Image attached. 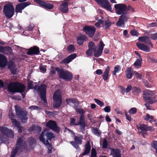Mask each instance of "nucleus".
I'll return each instance as SVG.
<instances>
[{"label": "nucleus", "mask_w": 157, "mask_h": 157, "mask_svg": "<svg viewBox=\"0 0 157 157\" xmlns=\"http://www.w3.org/2000/svg\"><path fill=\"white\" fill-rule=\"evenodd\" d=\"M97 2L102 8L111 12H112L111 5L108 0H98Z\"/></svg>", "instance_id": "13"}, {"label": "nucleus", "mask_w": 157, "mask_h": 157, "mask_svg": "<svg viewBox=\"0 0 157 157\" xmlns=\"http://www.w3.org/2000/svg\"><path fill=\"white\" fill-rule=\"evenodd\" d=\"M151 146L155 149L156 153H157V141L155 140L153 141Z\"/></svg>", "instance_id": "55"}, {"label": "nucleus", "mask_w": 157, "mask_h": 157, "mask_svg": "<svg viewBox=\"0 0 157 157\" xmlns=\"http://www.w3.org/2000/svg\"><path fill=\"white\" fill-rule=\"evenodd\" d=\"M30 3L28 2L20 3L17 4L16 6L15 12L18 13H21L22 10H23L26 7L29 5Z\"/></svg>", "instance_id": "17"}, {"label": "nucleus", "mask_w": 157, "mask_h": 157, "mask_svg": "<svg viewBox=\"0 0 157 157\" xmlns=\"http://www.w3.org/2000/svg\"><path fill=\"white\" fill-rule=\"evenodd\" d=\"M88 48L94 51H95L97 49V47L96 46L94 43L91 41L89 42L88 44Z\"/></svg>", "instance_id": "36"}, {"label": "nucleus", "mask_w": 157, "mask_h": 157, "mask_svg": "<svg viewBox=\"0 0 157 157\" xmlns=\"http://www.w3.org/2000/svg\"><path fill=\"white\" fill-rule=\"evenodd\" d=\"M34 1L40 6L45 9L51 10L54 7L53 5L49 3L48 1H45L43 0H34Z\"/></svg>", "instance_id": "12"}, {"label": "nucleus", "mask_w": 157, "mask_h": 157, "mask_svg": "<svg viewBox=\"0 0 157 157\" xmlns=\"http://www.w3.org/2000/svg\"><path fill=\"white\" fill-rule=\"evenodd\" d=\"M14 117L15 116L12 113H11L10 114L9 117L12 120V123L13 124H14V120H16V119H14Z\"/></svg>", "instance_id": "60"}, {"label": "nucleus", "mask_w": 157, "mask_h": 157, "mask_svg": "<svg viewBox=\"0 0 157 157\" xmlns=\"http://www.w3.org/2000/svg\"><path fill=\"white\" fill-rule=\"evenodd\" d=\"M77 55L76 53H73L70 55L67 58L63 59L60 62L61 64H66L69 63L73 59L76 57Z\"/></svg>", "instance_id": "24"}, {"label": "nucleus", "mask_w": 157, "mask_h": 157, "mask_svg": "<svg viewBox=\"0 0 157 157\" xmlns=\"http://www.w3.org/2000/svg\"><path fill=\"white\" fill-rule=\"evenodd\" d=\"M150 37L154 40H157V33L151 34L150 35Z\"/></svg>", "instance_id": "58"}, {"label": "nucleus", "mask_w": 157, "mask_h": 157, "mask_svg": "<svg viewBox=\"0 0 157 157\" xmlns=\"http://www.w3.org/2000/svg\"><path fill=\"white\" fill-rule=\"evenodd\" d=\"M109 71V67L107 66L105 70L102 75V77L104 81H106L108 79Z\"/></svg>", "instance_id": "31"}, {"label": "nucleus", "mask_w": 157, "mask_h": 157, "mask_svg": "<svg viewBox=\"0 0 157 157\" xmlns=\"http://www.w3.org/2000/svg\"><path fill=\"white\" fill-rule=\"evenodd\" d=\"M143 96L144 100L150 104L155 103L157 101L154 92L149 90L143 91Z\"/></svg>", "instance_id": "4"}, {"label": "nucleus", "mask_w": 157, "mask_h": 157, "mask_svg": "<svg viewBox=\"0 0 157 157\" xmlns=\"http://www.w3.org/2000/svg\"><path fill=\"white\" fill-rule=\"evenodd\" d=\"M24 139V137L23 136H21L18 137L15 147L13 149L19 152V153L22 152V144Z\"/></svg>", "instance_id": "14"}, {"label": "nucleus", "mask_w": 157, "mask_h": 157, "mask_svg": "<svg viewBox=\"0 0 157 157\" xmlns=\"http://www.w3.org/2000/svg\"><path fill=\"white\" fill-rule=\"evenodd\" d=\"M137 128L138 129H140L141 130V131H146L147 125L144 124H141L140 127L139 128L138 127Z\"/></svg>", "instance_id": "49"}, {"label": "nucleus", "mask_w": 157, "mask_h": 157, "mask_svg": "<svg viewBox=\"0 0 157 157\" xmlns=\"http://www.w3.org/2000/svg\"><path fill=\"white\" fill-rule=\"evenodd\" d=\"M114 7L116 13L118 15L123 14L127 9L126 5L123 3L115 4Z\"/></svg>", "instance_id": "11"}, {"label": "nucleus", "mask_w": 157, "mask_h": 157, "mask_svg": "<svg viewBox=\"0 0 157 157\" xmlns=\"http://www.w3.org/2000/svg\"><path fill=\"white\" fill-rule=\"evenodd\" d=\"M94 100L96 103L101 107L103 106L104 105V103L99 100L94 98Z\"/></svg>", "instance_id": "50"}, {"label": "nucleus", "mask_w": 157, "mask_h": 157, "mask_svg": "<svg viewBox=\"0 0 157 157\" xmlns=\"http://www.w3.org/2000/svg\"><path fill=\"white\" fill-rule=\"evenodd\" d=\"M0 52L6 55H11L13 54V49L8 46L3 47L0 46Z\"/></svg>", "instance_id": "19"}, {"label": "nucleus", "mask_w": 157, "mask_h": 157, "mask_svg": "<svg viewBox=\"0 0 157 157\" xmlns=\"http://www.w3.org/2000/svg\"><path fill=\"white\" fill-rule=\"evenodd\" d=\"M132 36H138L139 33L135 29H132L130 32Z\"/></svg>", "instance_id": "54"}, {"label": "nucleus", "mask_w": 157, "mask_h": 157, "mask_svg": "<svg viewBox=\"0 0 157 157\" xmlns=\"http://www.w3.org/2000/svg\"><path fill=\"white\" fill-rule=\"evenodd\" d=\"M0 143H9L8 138H13L14 136L13 131L7 127L0 126Z\"/></svg>", "instance_id": "1"}, {"label": "nucleus", "mask_w": 157, "mask_h": 157, "mask_svg": "<svg viewBox=\"0 0 157 157\" xmlns=\"http://www.w3.org/2000/svg\"><path fill=\"white\" fill-rule=\"evenodd\" d=\"M15 66L14 65V63L12 61H11L9 62L8 65V69Z\"/></svg>", "instance_id": "63"}, {"label": "nucleus", "mask_w": 157, "mask_h": 157, "mask_svg": "<svg viewBox=\"0 0 157 157\" xmlns=\"http://www.w3.org/2000/svg\"><path fill=\"white\" fill-rule=\"evenodd\" d=\"M61 68L57 67H56L53 66H51L50 69V72H49V76L51 77L54 76L56 74V71H57L58 76L60 73Z\"/></svg>", "instance_id": "26"}, {"label": "nucleus", "mask_w": 157, "mask_h": 157, "mask_svg": "<svg viewBox=\"0 0 157 157\" xmlns=\"http://www.w3.org/2000/svg\"><path fill=\"white\" fill-rule=\"evenodd\" d=\"M10 71L11 74L13 75H16L17 69L16 68L15 66L11 67L9 69Z\"/></svg>", "instance_id": "48"}, {"label": "nucleus", "mask_w": 157, "mask_h": 157, "mask_svg": "<svg viewBox=\"0 0 157 157\" xmlns=\"http://www.w3.org/2000/svg\"><path fill=\"white\" fill-rule=\"evenodd\" d=\"M93 132L94 134L98 136H99L101 135V131L99 130L97 128H93Z\"/></svg>", "instance_id": "45"}, {"label": "nucleus", "mask_w": 157, "mask_h": 157, "mask_svg": "<svg viewBox=\"0 0 157 157\" xmlns=\"http://www.w3.org/2000/svg\"><path fill=\"white\" fill-rule=\"evenodd\" d=\"M122 16L121 17L120 16L119 19L118 21L116 23V25L118 27L122 26V25H124V22L121 18Z\"/></svg>", "instance_id": "42"}, {"label": "nucleus", "mask_w": 157, "mask_h": 157, "mask_svg": "<svg viewBox=\"0 0 157 157\" xmlns=\"http://www.w3.org/2000/svg\"><path fill=\"white\" fill-rule=\"evenodd\" d=\"M28 87L29 89H33V82L31 80H29L28 83Z\"/></svg>", "instance_id": "56"}, {"label": "nucleus", "mask_w": 157, "mask_h": 157, "mask_svg": "<svg viewBox=\"0 0 157 157\" xmlns=\"http://www.w3.org/2000/svg\"><path fill=\"white\" fill-rule=\"evenodd\" d=\"M83 30L89 37L92 38L96 32V29L93 26L86 25L83 27Z\"/></svg>", "instance_id": "9"}, {"label": "nucleus", "mask_w": 157, "mask_h": 157, "mask_svg": "<svg viewBox=\"0 0 157 157\" xmlns=\"http://www.w3.org/2000/svg\"><path fill=\"white\" fill-rule=\"evenodd\" d=\"M138 40L149 45L151 47L153 48V45L151 42L150 37L147 36H142L139 37Z\"/></svg>", "instance_id": "22"}, {"label": "nucleus", "mask_w": 157, "mask_h": 157, "mask_svg": "<svg viewBox=\"0 0 157 157\" xmlns=\"http://www.w3.org/2000/svg\"><path fill=\"white\" fill-rule=\"evenodd\" d=\"M125 115L126 116V119L129 121H132V119L131 117V116L130 115L128 114L127 113H125Z\"/></svg>", "instance_id": "59"}, {"label": "nucleus", "mask_w": 157, "mask_h": 157, "mask_svg": "<svg viewBox=\"0 0 157 157\" xmlns=\"http://www.w3.org/2000/svg\"><path fill=\"white\" fill-rule=\"evenodd\" d=\"M43 134H41V136H40L39 139L40 141L43 142V143L45 145H46L47 146V148L48 149V153H51L52 152V145L49 143L48 141H45L43 137Z\"/></svg>", "instance_id": "23"}, {"label": "nucleus", "mask_w": 157, "mask_h": 157, "mask_svg": "<svg viewBox=\"0 0 157 157\" xmlns=\"http://www.w3.org/2000/svg\"><path fill=\"white\" fill-rule=\"evenodd\" d=\"M122 16L121 18H122L124 22H127L129 18V15L124 13L123 14H121L120 17H121Z\"/></svg>", "instance_id": "43"}, {"label": "nucleus", "mask_w": 157, "mask_h": 157, "mask_svg": "<svg viewBox=\"0 0 157 157\" xmlns=\"http://www.w3.org/2000/svg\"><path fill=\"white\" fill-rule=\"evenodd\" d=\"M111 22L109 20H107L105 21L104 26L106 30L107 31L108 29H109V27L111 26Z\"/></svg>", "instance_id": "40"}, {"label": "nucleus", "mask_w": 157, "mask_h": 157, "mask_svg": "<svg viewBox=\"0 0 157 157\" xmlns=\"http://www.w3.org/2000/svg\"><path fill=\"white\" fill-rule=\"evenodd\" d=\"M40 52L39 48L37 46H34L28 49L27 54L29 56H33L38 55Z\"/></svg>", "instance_id": "18"}, {"label": "nucleus", "mask_w": 157, "mask_h": 157, "mask_svg": "<svg viewBox=\"0 0 157 157\" xmlns=\"http://www.w3.org/2000/svg\"><path fill=\"white\" fill-rule=\"evenodd\" d=\"M58 76L60 78L66 81H71L73 77L72 74L71 72L62 68H61Z\"/></svg>", "instance_id": "7"}, {"label": "nucleus", "mask_w": 157, "mask_h": 157, "mask_svg": "<svg viewBox=\"0 0 157 157\" xmlns=\"http://www.w3.org/2000/svg\"><path fill=\"white\" fill-rule=\"evenodd\" d=\"M14 124H13L14 125L15 127H17L18 131V132L21 133L22 132V130L24 128L23 127L21 126L19 122L17 120H14Z\"/></svg>", "instance_id": "32"}, {"label": "nucleus", "mask_w": 157, "mask_h": 157, "mask_svg": "<svg viewBox=\"0 0 157 157\" xmlns=\"http://www.w3.org/2000/svg\"><path fill=\"white\" fill-rule=\"evenodd\" d=\"M43 133V138L45 140V138H46V141H47V140L48 141L49 140H50L55 137V135L53 133L48 132L45 130H44L42 131L40 136H41Z\"/></svg>", "instance_id": "21"}, {"label": "nucleus", "mask_w": 157, "mask_h": 157, "mask_svg": "<svg viewBox=\"0 0 157 157\" xmlns=\"http://www.w3.org/2000/svg\"><path fill=\"white\" fill-rule=\"evenodd\" d=\"M133 71L132 70V68L129 67L128 68L126 71V74L127 78L129 79L131 78L132 76Z\"/></svg>", "instance_id": "33"}, {"label": "nucleus", "mask_w": 157, "mask_h": 157, "mask_svg": "<svg viewBox=\"0 0 157 157\" xmlns=\"http://www.w3.org/2000/svg\"><path fill=\"white\" fill-rule=\"evenodd\" d=\"M29 109L31 110H38L40 109V108L36 106L32 105L29 107Z\"/></svg>", "instance_id": "64"}, {"label": "nucleus", "mask_w": 157, "mask_h": 157, "mask_svg": "<svg viewBox=\"0 0 157 157\" xmlns=\"http://www.w3.org/2000/svg\"><path fill=\"white\" fill-rule=\"evenodd\" d=\"M82 136H74V141L70 142V143L76 149L79 148V145L82 144Z\"/></svg>", "instance_id": "16"}, {"label": "nucleus", "mask_w": 157, "mask_h": 157, "mask_svg": "<svg viewBox=\"0 0 157 157\" xmlns=\"http://www.w3.org/2000/svg\"><path fill=\"white\" fill-rule=\"evenodd\" d=\"M100 44L99 46V47L98 49V50L101 51L102 52L104 46L105 45V44H104L102 40H101L100 41Z\"/></svg>", "instance_id": "52"}, {"label": "nucleus", "mask_w": 157, "mask_h": 157, "mask_svg": "<svg viewBox=\"0 0 157 157\" xmlns=\"http://www.w3.org/2000/svg\"><path fill=\"white\" fill-rule=\"evenodd\" d=\"M85 147V150L80 155L79 157H82L83 156L86 155L89 153L91 149V146L89 141H88L86 144Z\"/></svg>", "instance_id": "29"}, {"label": "nucleus", "mask_w": 157, "mask_h": 157, "mask_svg": "<svg viewBox=\"0 0 157 157\" xmlns=\"http://www.w3.org/2000/svg\"><path fill=\"white\" fill-rule=\"evenodd\" d=\"M46 126L56 132L58 133L60 132V128L57 126L55 121L52 120L49 121L47 123Z\"/></svg>", "instance_id": "15"}, {"label": "nucleus", "mask_w": 157, "mask_h": 157, "mask_svg": "<svg viewBox=\"0 0 157 157\" xmlns=\"http://www.w3.org/2000/svg\"><path fill=\"white\" fill-rule=\"evenodd\" d=\"M111 154L113 157H121V150L117 148H111Z\"/></svg>", "instance_id": "28"}, {"label": "nucleus", "mask_w": 157, "mask_h": 157, "mask_svg": "<svg viewBox=\"0 0 157 157\" xmlns=\"http://www.w3.org/2000/svg\"><path fill=\"white\" fill-rule=\"evenodd\" d=\"M108 145V142L106 139H104L102 144V147L103 149H106Z\"/></svg>", "instance_id": "47"}, {"label": "nucleus", "mask_w": 157, "mask_h": 157, "mask_svg": "<svg viewBox=\"0 0 157 157\" xmlns=\"http://www.w3.org/2000/svg\"><path fill=\"white\" fill-rule=\"evenodd\" d=\"M18 153H19V152L12 149L11 151V154L10 157H15V155Z\"/></svg>", "instance_id": "53"}, {"label": "nucleus", "mask_w": 157, "mask_h": 157, "mask_svg": "<svg viewBox=\"0 0 157 157\" xmlns=\"http://www.w3.org/2000/svg\"><path fill=\"white\" fill-rule=\"evenodd\" d=\"M137 109L135 107L132 108L128 111V113L131 114H134L137 112Z\"/></svg>", "instance_id": "51"}, {"label": "nucleus", "mask_w": 157, "mask_h": 157, "mask_svg": "<svg viewBox=\"0 0 157 157\" xmlns=\"http://www.w3.org/2000/svg\"><path fill=\"white\" fill-rule=\"evenodd\" d=\"M136 45L138 48L144 52H148L150 51V47L144 44L137 43Z\"/></svg>", "instance_id": "25"}, {"label": "nucleus", "mask_w": 157, "mask_h": 157, "mask_svg": "<svg viewBox=\"0 0 157 157\" xmlns=\"http://www.w3.org/2000/svg\"><path fill=\"white\" fill-rule=\"evenodd\" d=\"M132 92L133 94L136 95H138L141 92V90L140 88L136 86H133L132 87Z\"/></svg>", "instance_id": "35"}, {"label": "nucleus", "mask_w": 157, "mask_h": 157, "mask_svg": "<svg viewBox=\"0 0 157 157\" xmlns=\"http://www.w3.org/2000/svg\"><path fill=\"white\" fill-rule=\"evenodd\" d=\"M7 60L6 57L0 54V67L3 68L7 65Z\"/></svg>", "instance_id": "27"}, {"label": "nucleus", "mask_w": 157, "mask_h": 157, "mask_svg": "<svg viewBox=\"0 0 157 157\" xmlns=\"http://www.w3.org/2000/svg\"><path fill=\"white\" fill-rule=\"evenodd\" d=\"M75 50V48L74 45L73 44L70 45L68 46L67 48V52L70 53L74 52Z\"/></svg>", "instance_id": "41"}, {"label": "nucleus", "mask_w": 157, "mask_h": 157, "mask_svg": "<svg viewBox=\"0 0 157 157\" xmlns=\"http://www.w3.org/2000/svg\"><path fill=\"white\" fill-rule=\"evenodd\" d=\"M76 119L72 118L70 119V124L71 125L77 126L79 125L80 130L82 132H84L85 131V128L86 126V124L85 122L83 121H82V117H79V121L77 123H76Z\"/></svg>", "instance_id": "8"}, {"label": "nucleus", "mask_w": 157, "mask_h": 157, "mask_svg": "<svg viewBox=\"0 0 157 157\" xmlns=\"http://www.w3.org/2000/svg\"><path fill=\"white\" fill-rule=\"evenodd\" d=\"M78 101L77 99L73 98H67L66 99V102L67 104H69L71 103H73L74 104H77Z\"/></svg>", "instance_id": "38"}, {"label": "nucleus", "mask_w": 157, "mask_h": 157, "mask_svg": "<svg viewBox=\"0 0 157 157\" xmlns=\"http://www.w3.org/2000/svg\"><path fill=\"white\" fill-rule=\"evenodd\" d=\"M93 52V51L88 48V49L86 52V53L87 55L89 56H91L92 55Z\"/></svg>", "instance_id": "62"}, {"label": "nucleus", "mask_w": 157, "mask_h": 157, "mask_svg": "<svg viewBox=\"0 0 157 157\" xmlns=\"http://www.w3.org/2000/svg\"><path fill=\"white\" fill-rule=\"evenodd\" d=\"M53 98L54 101V107L56 108L59 107L62 102L61 95L59 93L56 91L54 94Z\"/></svg>", "instance_id": "10"}, {"label": "nucleus", "mask_w": 157, "mask_h": 157, "mask_svg": "<svg viewBox=\"0 0 157 157\" xmlns=\"http://www.w3.org/2000/svg\"><path fill=\"white\" fill-rule=\"evenodd\" d=\"M16 115L22 123H26L28 118V112L19 106H15Z\"/></svg>", "instance_id": "3"}, {"label": "nucleus", "mask_w": 157, "mask_h": 157, "mask_svg": "<svg viewBox=\"0 0 157 157\" xmlns=\"http://www.w3.org/2000/svg\"><path fill=\"white\" fill-rule=\"evenodd\" d=\"M3 13L8 18H11L14 13V9L11 3L7 4L4 6Z\"/></svg>", "instance_id": "6"}, {"label": "nucleus", "mask_w": 157, "mask_h": 157, "mask_svg": "<svg viewBox=\"0 0 157 157\" xmlns=\"http://www.w3.org/2000/svg\"><path fill=\"white\" fill-rule=\"evenodd\" d=\"M87 38V36L85 35H82L77 38V43L80 45H83L84 41Z\"/></svg>", "instance_id": "30"}, {"label": "nucleus", "mask_w": 157, "mask_h": 157, "mask_svg": "<svg viewBox=\"0 0 157 157\" xmlns=\"http://www.w3.org/2000/svg\"><path fill=\"white\" fill-rule=\"evenodd\" d=\"M102 52L99 50H96L94 52V57H98L100 56L102 53Z\"/></svg>", "instance_id": "46"}, {"label": "nucleus", "mask_w": 157, "mask_h": 157, "mask_svg": "<svg viewBox=\"0 0 157 157\" xmlns=\"http://www.w3.org/2000/svg\"><path fill=\"white\" fill-rule=\"evenodd\" d=\"M76 111L78 112L79 114H81L80 117H82V121H83L85 122V117L84 115L85 113V111L84 109H76Z\"/></svg>", "instance_id": "37"}, {"label": "nucleus", "mask_w": 157, "mask_h": 157, "mask_svg": "<svg viewBox=\"0 0 157 157\" xmlns=\"http://www.w3.org/2000/svg\"><path fill=\"white\" fill-rule=\"evenodd\" d=\"M68 0H65L63 1L59 8V10L63 13H67L68 11Z\"/></svg>", "instance_id": "20"}, {"label": "nucleus", "mask_w": 157, "mask_h": 157, "mask_svg": "<svg viewBox=\"0 0 157 157\" xmlns=\"http://www.w3.org/2000/svg\"><path fill=\"white\" fill-rule=\"evenodd\" d=\"M142 60V58L140 57L137 59L134 63V65L135 66V67L136 68H138L140 67L141 66Z\"/></svg>", "instance_id": "34"}, {"label": "nucleus", "mask_w": 157, "mask_h": 157, "mask_svg": "<svg viewBox=\"0 0 157 157\" xmlns=\"http://www.w3.org/2000/svg\"><path fill=\"white\" fill-rule=\"evenodd\" d=\"M103 110L105 112L109 113L111 111V107L109 105L105 106L103 109Z\"/></svg>", "instance_id": "61"}, {"label": "nucleus", "mask_w": 157, "mask_h": 157, "mask_svg": "<svg viewBox=\"0 0 157 157\" xmlns=\"http://www.w3.org/2000/svg\"><path fill=\"white\" fill-rule=\"evenodd\" d=\"M7 91L11 93L23 92L25 88V85L18 82H10L7 84Z\"/></svg>", "instance_id": "2"}, {"label": "nucleus", "mask_w": 157, "mask_h": 157, "mask_svg": "<svg viewBox=\"0 0 157 157\" xmlns=\"http://www.w3.org/2000/svg\"><path fill=\"white\" fill-rule=\"evenodd\" d=\"M28 145L30 147L33 144L36 143V139L32 137H30L28 138Z\"/></svg>", "instance_id": "39"}, {"label": "nucleus", "mask_w": 157, "mask_h": 157, "mask_svg": "<svg viewBox=\"0 0 157 157\" xmlns=\"http://www.w3.org/2000/svg\"><path fill=\"white\" fill-rule=\"evenodd\" d=\"M96 156L97 152L96 150L94 148H93L91 152V157H96Z\"/></svg>", "instance_id": "57"}, {"label": "nucleus", "mask_w": 157, "mask_h": 157, "mask_svg": "<svg viewBox=\"0 0 157 157\" xmlns=\"http://www.w3.org/2000/svg\"><path fill=\"white\" fill-rule=\"evenodd\" d=\"M47 86L46 84H42L39 86L36 85L34 87L33 89L39 92L40 94L41 98L42 99L44 103H47L46 94Z\"/></svg>", "instance_id": "5"}, {"label": "nucleus", "mask_w": 157, "mask_h": 157, "mask_svg": "<svg viewBox=\"0 0 157 157\" xmlns=\"http://www.w3.org/2000/svg\"><path fill=\"white\" fill-rule=\"evenodd\" d=\"M153 118V116L150 115L149 114H147L146 116L144 117V120L146 121H149L151 122L152 121Z\"/></svg>", "instance_id": "44"}]
</instances>
